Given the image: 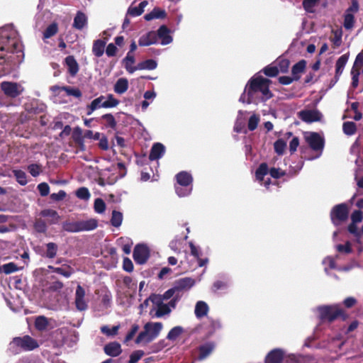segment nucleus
Returning a JSON list of instances; mask_svg holds the SVG:
<instances>
[{
	"mask_svg": "<svg viewBox=\"0 0 363 363\" xmlns=\"http://www.w3.org/2000/svg\"><path fill=\"white\" fill-rule=\"evenodd\" d=\"M157 66V63L155 60L149 59L140 62L138 64L136 67L126 65V70L129 73H133L137 69H147V70H153L156 69Z\"/></svg>",
	"mask_w": 363,
	"mask_h": 363,
	"instance_id": "nucleus-13",
	"label": "nucleus"
},
{
	"mask_svg": "<svg viewBox=\"0 0 363 363\" xmlns=\"http://www.w3.org/2000/svg\"><path fill=\"white\" fill-rule=\"evenodd\" d=\"M50 268L52 269L54 272L67 278L69 277L72 274V268L69 266H67V268L52 267H50Z\"/></svg>",
	"mask_w": 363,
	"mask_h": 363,
	"instance_id": "nucleus-48",
	"label": "nucleus"
},
{
	"mask_svg": "<svg viewBox=\"0 0 363 363\" xmlns=\"http://www.w3.org/2000/svg\"><path fill=\"white\" fill-rule=\"evenodd\" d=\"M363 220V213L360 210H355L351 214V223L347 226L348 232L353 235L354 241L362 244V233L358 230L357 224Z\"/></svg>",
	"mask_w": 363,
	"mask_h": 363,
	"instance_id": "nucleus-7",
	"label": "nucleus"
},
{
	"mask_svg": "<svg viewBox=\"0 0 363 363\" xmlns=\"http://www.w3.org/2000/svg\"><path fill=\"white\" fill-rule=\"evenodd\" d=\"M350 208L347 203H341L334 206L330 213L332 223L335 226H339L347 220Z\"/></svg>",
	"mask_w": 363,
	"mask_h": 363,
	"instance_id": "nucleus-6",
	"label": "nucleus"
},
{
	"mask_svg": "<svg viewBox=\"0 0 363 363\" xmlns=\"http://www.w3.org/2000/svg\"><path fill=\"white\" fill-rule=\"evenodd\" d=\"M194 284L195 281L193 279L185 277L175 281L173 287L177 291V294H182L181 293L184 290L189 289L194 285Z\"/></svg>",
	"mask_w": 363,
	"mask_h": 363,
	"instance_id": "nucleus-14",
	"label": "nucleus"
},
{
	"mask_svg": "<svg viewBox=\"0 0 363 363\" xmlns=\"http://www.w3.org/2000/svg\"><path fill=\"white\" fill-rule=\"evenodd\" d=\"M170 30L165 25L161 26L157 30V39L159 38L162 40L161 43L162 45H167L172 43V38L169 35Z\"/></svg>",
	"mask_w": 363,
	"mask_h": 363,
	"instance_id": "nucleus-18",
	"label": "nucleus"
},
{
	"mask_svg": "<svg viewBox=\"0 0 363 363\" xmlns=\"http://www.w3.org/2000/svg\"><path fill=\"white\" fill-rule=\"evenodd\" d=\"M104 352L111 357H117L122 352L121 345L117 342L106 344L104 347Z\"/></svg>",
	"mask_w": 363,
	"mask_h": 363,
	"instance_id": "nucleus-19",
	"label": "nucleus"
},
{
	"mask_svg": "<svg viewBox=\"0 0 363 363\" xmlns=\"http://www.w3.org/2000/svg\"><path fill=\"white\" fill-rule=\"evenodd\" d=\"M319 0H303V7L308 13H313V8Z\"/></svg>",
	"mask_w": 363,
	"mask_h": 363,
	"instance_id": "nucleus-55",
	"label": "nucleus"
},
{
	"mask_svg": "<svg viewBox=\"0 0 363 363\" xmlns=\"http://www.w3.org/2000/svg\"><path fill=\"white\" fill-rule=\"evenodd\" d=\"M48 325V318L45 316H38L35 320V328L40 331L45 330Z\"/></svg>",
	"mask_w": 363,
	"mask_h": 363,
	"instance_id": "nucleus-40",
	"label": "nucleus"
},
{
	"mask_svg": "<svg viewBox=\"0 0 363 363\" xmlns=\"http://www.w3.org/2000/svg\"><path fill=\"white\" fill-rule=\"evenodd\" d=\"M277 67L279 69V72H281V73L288 72L290 65V61L288 59L279 58L277 60Z\"/></svg>",
	"mask_w": 363,
	"mask_h": 363,
	"instance_id": "nucleus-49",
	"label": "nucleus"
},
{
	"mask_svg": "<svg viewBox=\"0 0 363 363\" xmlns=\"http://www.w3.org/2000/svg\"><path fill=\"white\" fill-rule=\"evenodd\" d=\"M138 330H139V325L137 324H133L131 327L130 330L126 335L124 342H128L130 340H131L133 338V337L135 336V335L136 334V333L138 331Z\"/></svg>",
	"mask_w": 363,
	"mask_h": 363,
	"instance_id": "nucleus-62",
	"label": "nucleus"
},
{
	"mask_svg": "<svg viewBox=\"0 0 363 363\" xmlns=\"http://www.w3.org/2000/svg\"><path fill=\"white\" fill-rule=\"evenodd\" d=\"M106 42L101 39H98L94 41L92 46V52L96 57H101L105 50Z\"/></svg>",
	"mask_w": 363,
	"mask_h": 363,
	"instance_id": "nucleus-26",
	"label": "nucleus"
},
{
	"mask_svg": "<svg viewBox=\"0 0 363 363\" xmlns=\"http://www.w3.org/2000/svg\"><path fill=\"white\" fill-rule=\"evenodd\" d=\"M336 248L339 252L345 254H350L352 251L351 244L349 241H347L345 245H337Z\"/></svg>",
	"mask_w": 363,
	"mask_h": 363,
	"instance_id": "nucleus-60",
	"label": "nucleus"
},
{
	"mask_svg": "<svg viewBox=\"0 0 363 363\" xmlns=\"http://www.w3.org/2000/svg\"><path fill=\"white\" fill-rule=\"evenodd\" d=\"M52 89L53 91H55L56 89L64 90V91H65V92L67 93V94L68 96H74L76 98H81L82 96V91L78 88H73V87H70V86H62V87H60L58 86H53L52 88Z\"/></svg>",
	"mask_w": 363,
	"mask_h": 363,
	"instance_id": "nucleus-32",
	"label": "nucleus"
},
{
	"mask_svg": "<svg viewBox=\"0 0 363 363\" xmlns=\"http://www.w3.org/2000/svg\"><path fill=\"white\" fill-rule=\"evenodd\" d=\"M13 174L19 184L24 186L28 183L26 174L23 170L14 169Z\"/></svg>",
	"mask_w": 363,
	"mask_h": 363,
	"instance_id": "nucleus-39",
	"label": "nucleus"
},
{
	"mask_svg": "<svg viewBox=\"0 0 363 363\" xmlns=\"http://www.w3.org/2000/svg\"><path fill=\"white\" fill-rule=\"evenodd\" d=\"M0 51L11 53L21 52L16 31L0 30ZM10 61V58L6 57V55L0 54V65L8 64Z\"/></svg>",
	"mask_w": 363,
	"mask_h": 363,
	"instance_id": "nucleus-2",
	"label": "nucleus"
},
{
	"mask_svg": "<svg viewBox=\"0 0 363 363\" xmlns=\"http://www.w3.org/2000/svg\"><path fill=\"white\" fill-rule=\"evenodd\" d=\"M33 226L35 230L40 233H44L47 230V225L45 222L42 219L36 220Z\"/></svg>",
	"mask_w": 363,
	"mask_h": 363,
	"instance_id": "nucleus-56",
	"label": "nucleus"
},
{
	"mask_svg": "<svg viewBox=\"0 0 363 363\" xmlns=\"http://www.w3.org/2000/svg\"><path fill=\"white\" fill-rule=\"evenodd\" d=\"M286 147V143L283 139H278L274 143L275 152L279 155H284Z\"/></svg>",
	"mask_w": 363,
	"mask_h": 363,
	"instance_id": "nucleus-43",
	"label": "nucleus"
},
{
	"mask_svg": "<svg viewBox=\"0 0 363 363\" xmlns=\"http://www.w3.org/2000/svg\"><path fill=\"white\" fill-rule=\"evenodd\" d=\"M29 173L34 177H38L41 172V166L38 164H31L28 166Z\"/></svg>",
	"mask_w": 363,
	"mask_h": 363,
	"instance_id": "nucleus-58",
	"label": "nucleus"
},
{
	"mask_svg": "<svg viewBox=\"0 0 363 363\" xmlns=\"http://www.w3.org/2000/svg\"><path fill=\"white\" fill-rule=\"evenodd\" d=\"M165 152V147L164 145L160 143H156L153 144L151 147L150 152L149 155V160L154 161L161 158Z\"/></svg>",
	"mask_w": 363,
	"mask_h": 363,
	"instance_id": "nucleus-17",
	"label": "nucleus"
},
{
	"mask_svg": "<svg viewBox=\"0 0 363 363\" xmlns=\"http://www.w3.org/2000/svg\"><path fill=\"white\" fill-rule=\"evenodd\" d=\"M352 74V86L355 89L359 84V68L352 67L351 69Z\"/></svg>",
	"mask_w": 363,
	"mask_h": 363,
	"instance_id": "nucleus-57",
	"label": "nucleus"
},
{
	"mask_svg": "<svg viewBox=\"0 0 363 363\" xmlns=\"http://www.w3.org/2000/svg\"><path fill=\"white\" fill-rule=\"evenodd\" d=\"M342 130L345 134L347 135H352L357 131V125L354 122L347 121L343 123Z\"/></svg>",
	"mask_w": 363,
	"mask_h": 363,
	"instance_id": "nucleus-41",
	"label": "nucleus"
},
{
	"mask_svg": "<svg viewBox=\"0 0 363 363\" xmlns=\"http://www.w3.org/2000/svg\"><path fill=\"white\" fill-rule=\"evenodd\" d=\"M177 182L179 185L184 187L190 186L193 181L191 175L186 172H181L176 175Z\"/></svg>",
	"mask_w": 363,
	"mask_h": 363,
	"instance_id": "nucleus-25",
	"label": "nucleus"
},
{
	"mask_svg": "<svg viewBox=\"0 0 363 363\" xmlns=\"http://www.w3.org/2000/svg\"><path fill=\"white\" fill-rule=\"evenodd\" d=\"M260 72H262L268 77H275L279 74V69L277 66L270 64L260 70Z\"/></svg>",
	"mask_w": 363,
	"mask_h": 363,
	"instance_id": "nucleus-35",
	"label": "nucleus"
},
{
	"mask_svg": "<svg viewBox=\"0 0 363 363\" xmlns=\"http://www.w3.org/2000/svg\"><path fill=\"white\" fill-rule=\"evenodd\" d=\"M122 221H123L122 213H121L118 211L113 210L112 211V216L111 218V224L113 226L118 228L121 225Z\"/></svg>",
	"mask_w": 363,
	"mask_h": 363,
	"instance_id": "nucleus-42",
	"label": "nucleus"
},
{
	"mask_svg": "<svg viewBox=\"0 0 363 363\" xmlns=\"http://www.w3.org/2000/svg\"><path fill=\"white\" fill-rule=\"evenodd\" d=\"M144 352L143 350H136L134 351L130 355V359L128 363H137L143 356Z\"/></svg>",
	"mask_w": 363,
	"mask_h": 363,
	"instance_id": "nucleus-61",
	"label": "nucleus"
},
{
	"mask_svg": "<svg viewBox=\"0 0 363 363\" xmlns=\"http://www.w3.org/2000/svg\"><path fill=\"white\" fill-rule=\"evenodd\" d=\"M298 118L308 123L320 121L322 118L321 113L316 109L302 110L298 113Z\"/></svg>",
	"mask_w": 363,
	"mask_h": 363,
	"instance_id": "nucleus-11",
	"label": "nucleus"
},
{
	"mask_svg": "<svg viewBox=\"0 0 363 363\" xmlns=\"http://www.w3.org/2000/svg\"><path fill=\"white\" fill-rule=\"evenodd\" d=\"M20 268L14 262H9L0 266V274L4 272L5 274H10L11 273L18 271Z\"/></svg>",
	"mask_w": 363,
	"mask_h": 363,
	"instance_id": "nucleus-37",
	"label": "nucleus"
},
{
	"mask_svg": "<svg viewBox=\"0 0 363 363\" xmlns=\"http://www.w3.org/2000/svg\"><path fill=\"white\" fill-rule=\"evenodd\" d=\"M317 310L318 318L322 323H331L339 318L345 321L349 317L348 314L337 305L320 306Z\"/></svg>",
	"mask_w": 363,
	"mask_h": 363,
	"instance_id": "nucleus-3",
	"label": "nucleus"
},
{
	"mask_svg": "<svg viewBox=\"0 0 363 363\" xmlns=\"http://www.w3.org/2000/svg\"><path fill=\"white\" fill-rule=\"evenodd\" d=\"M272 81L267 78H264L261 75L255 74L248 81L245 91H247V104H257L255 100V94L260 92L262 94L261 101H266L273 97V94L269 90V86Z\"/></svg>",
	"mask_w": 363,
	"mask_h": 363,
	"instance_id": "nucleus-1",
	"label": "nucleus"
},
{
	"mask_svg": "<svg viewBox=\"0 0 363 363\" xmlns=\"http://www.w3.org/2000/svg\"><path fill=\"white\" fill-rule=\"evenodd\" d=\"M13 347H21L25 351H30L38 347V342L29 335H24L22 337H17L13 339L11 343Z\"/></svg>",
	"mask_w": 363,
	"mask_h": 363,
	"instance_id": "nucleus-8",
	"label": "nucleus"
},
{
	"mask_svg": "<svg viewBox=\"0 0 363 363\" xmlns=\"http://www.w3.org/2000/svg\"><path fill=\"white\" fill-rule=\"evenodd\" d=\"M310 147L314 151H322L324 147V139L315 132H313L306 138Z\"/></svg>",
	"mask_w": 363,
	"mask_h": 363,
	"instance_id": "nucleus-12",
	"label": "nucleus"
},
{
	"mask_svg": "<svg viewBox=\"0 0 363 363\" xmlns=\"http://www.w3.org/2000/svg\"><path fill=\"white\" fill-rule=\"evenodd\" d=\"M58 32V26L55 22L50 24L43 32V39L50 38Z\"/></svg>",
	"mask_w": 363,
	"mask_h": 363,
	"instance_id": "nucleus-38",
	"label": "nucleus"
},
{
	"mask_svg": "<svg viewBox=\"0 0 363 363\" xmlns=\"http://www.w3.org/2000/svg\"><path fill=\"white\" fill-rule=\"evenodd\" d=\"M133 257L137 264L146 263L150 257L149 248L144 244H138L133 250Z\"/></svg>",
	"mask_w": 363,
	"mask_h": 363,
	"instance_id": "nucleus-10",
	"label": "nucleus"
},
{
	"mask_svg": "<svg viewBox=\"0 0 363 363\" xmlns=\"http://www.w3.org/2000/svg\"><path fill=\"white\" fill-rule=\"evenodd\" d=\"M157 40L156 33L155 31H150L140 38L138 44L140 46H148L156 43Z\"/></svg>",
	"mask_w": 363,
	"mask_h": 363,
	"instance_id": "nucleus-21",
	"label": "nucleus"
},
{
	"mask_svg": "<svg viewBox=\"0 0 363 363\" xmlns=\"http://www.w3.org/2000/svg\"><path fill=\"white\" fill-rule=\"evenodd\" d=\"M259 122V118L256 114L251 116L248 120L247 128L250 131L255 130Z\"/></svg>",
	"mask_w": 363,
	"mask_h": 363,
	"instance_id": "nucleus-52",
	"label": "nucleus"
},
{
	"mask_svg": "<svg viewBox=\"0 0 363 363\" xmlns=\"http://www.w3.org/2000/svg\"><path fill=\"white\" fill-rule=\"evenodd\" d=\"M40 214L43 217H50L51 218L49 221L50 225L57 223L60 219V216L58 213L56 211L50 208L42 210Z\"/></svg>",
	"mask_w": 363,
	"mask_h": 363,
	"instance_id": "nucleus-28",
	"label": "nucleus"
},
{
	"mask_svg": "<svg viewBox=\"0 0 363 363\" xmlns=\"http://www.w3.org/2000/svg\"><path fill=\"white\" fill-rule=\"evenodd\" d=\"M176 193L180 197L188 196L191 192V189H186V187L182 186H177L175 187Z\"/></svg>",
	"mask_w": 363,
	"mask_h": 363,
	"instance_id": "nucleus-64",
	"label": "nucleus"
},
{
	"mask_svg": "<svg viewBox=\"0 0 363 363\" xmlns=\"http://www.w3.org/2000/svg\"><path fill=\"white\" fill-rule=\"evenodd\" d=\"M128 89V81L125 78L118 79L114 85V91L119 94L125 93Z\"/></svg>",
	"mask_w": 363,
	"mask_h": 363,
	"instance_id": "nucleus-30",
	"label": "nucleus"
},
{
	"mask_svg": "<svg viewBox=\"0 0 363 363\" xmlns=\"http://www.w3.org/2000/svg\"><path fill=\"white\" fill-rule=\"evenodd\" d=\"M94 211L98 213H102L106 210V203L101 199H96L94 204Z\"/></svg>",
	"mask_w": 363,
	"mask_h": 363,
	"instance_id": "nucleus-54",
	"label": "nucleus"
},
{
	"mask_svg": "<svg viewBox=\"0 0 363 363\" xmlns=\"http://www.w3.org/2000/svg\"><path fill=\"white\" fill-rule=\"evenodd\" d=\"M208 310V304L203 301H199L195 306V315L197 318H201L207 315Z\"/></svg>",
	"mask_w": 363,
	"mask_h": 363,
	"instance_id": "nucleus-27",
	"label": "nucleus"
},
{
	"mask_svg": "<svg viewBox=\"0 0 363 363\" xmlns=\"http://www.w3.org/2000/svg\"><path fill=\"white\" fill-rule=\"evenodd\" d=\"M161 299L162 298L160 297V299H157V303H156L157 304V309L155 315L157 318H160L163 315H167L171 312V309L169 307V306L165 303H163L161 301Z\"/></svg>",
	"mask_w": 363,
	"mask_h": 363,
	"instance_id": "nucleus-33",
	"label": "nucleus"
},
{
	"mask_svg": "<svg viewBox=\"0 0 363 363\" xmlns=\"http://www.w3.org/2000/svg\"><path fill=\"white\" fill-rule=\"evenodd\" d=\"M46 257L48 258H54L57 252V245L54 242H49L46 245Z\"/></svg>",
	"mask_w": 363,
	"mask_h": 363,
	"instance_id": "nucleus-50",
	"label": "nucleus"
},
{
	"mask_svg": "<svg viewBox=\"0 0 363 363\" xmlns=\"http://www.w3.org/2000/svg\"><path fill=\"white\" fill-rule=\"evenodd\" d=\"M348 60V56L347 55H342L340 56L335 64V74L334 77V84L336 83L342 74L344 67Z\"/></svg>",
	"mask_w": 363,
	"mask_h": 363,
	"instance_id": "nucleus-20",
	"label": "nucleus"
},
{
	"mask_svg": "<svg viewBox=\"0 0 363 363\" xmlns=\"http://www.w3.org/2000/svg\"><path fill=\"white\" fill-rule=\"evenodd\" d=\"M184 329L181 326H175L172 328L167 335L169 340H175L183 333Z\"/></svg>",
	"mask_w": 363,
	"mask_h": 363,
	"instance_id": "nucleus-46",
	"label": "nucleus"
},
{
	"mask_svg": "<svg viewBox=\"0 0 363 363\" xmlns=\"http://www.w3.org/2000/svg\"><path fill=\"white\" fill-rule=\"evenodd\" d=\"M306 67V61L301 60L293 65L291 68V74L295 81H298L301 78V74L305 72Z\"/></svg>",
	"mask_w": 363,
	"mask_h": 363,
	"instance_id": "nucleus-22",
	"label": "nucleus"
},
{
	"mask_svg": "<svg viewBox=\"0 0 363 363\" xmlns=\"http://www.w3.org/2000/svg\"><path fill=\"white\" fill-rule=\"evenodd\" d=\"M97 226L98 221L94 218H91L86 220H78L75 222L66 220L62 224L63 230L68 233L89 231L96 229Z\"/></svg>",
	"mask_w": 363,
	"mask_h": 363,
	"instance_id": "nucleus-4",
	"label": "nucleus"
},
{
	"mask_svg": "<svg viewBox=\"0 0 363 363\" xmlns=\"http://www.w3.org/2000/svg\"><path fill=\"white\" fill-rule=\"evenodd\" d=\"M67 194L64 190H60L58 193H53L50 194V199L55 201H60L65 199Z\"/></svg>",
	"mask_w": 363,
	"mask_h": 363,
	"instance_id": "nucleus-63",
	"label": "nucleus"
},
{
	"mask_svg": "<svg viewBox=\"0 0 363 363\" xmlns=\"http://www.w3.org/2000/svg\"><path fill=\"white\" fill-rule=\"evenodd\" d=\"M76 196L80 199L88 200L91 195L86 187H80L76 191Z\"/></svg>",
	"mask_w": 363,
	"mask_h": 363,
	"instance_id": "nucleus-53",
	"label": "nucleus"
},
{
	"mask_svg": "<svg viewBox=\"0 0 363 363\" xmlns=\"http://www.w3.org/2000/svg\"><path fill=\"white\" fill-rule=\"evenodd\" d=\"M269 172V169L267 164L265 162L261 163L255 172L256 179L259 182H263L264 176Z\"/></svg>",
	"mask_w": 363,
	"mask_h": 363,
	"instance_id": "nucleus-34",
	"label": "nucleus"
},
{
	"mask_svg": "<svg viewBox=\"0 0 363 363\" xmlns=\"http://www.w3.org/2000/svg\"><path fill=\"white\" fill-rule=\"evenodd\" d=\"M354 16L351 13H345L344 16V28L347 30H350L354 27Z\"/></svg>",
	"mask_w": 363,
	"mask_h": 363,
	"instance_id": "nucleus-45",
	"label": "nucleus"
},
{
	"mask_svg": "<svg viewBox=\"0 0 363 363\" xmlns=\"http://www.w3.org/2000/svg\"><path fill=\"white\" fill-rule=\"evenodd\" d=\"M334 36L330 38V40L333 43V48L340 47L342 44V30H335L332 31Z\"/></svg>",
	"mask_w": 363,
	"mask_h": 363,
	"instance_id": "nucleus-44",
	"label": "nucleus"
},
{
	"mask_svg": "<svg viewBox=\"0 0 363 363\" xmlns=\"http://www.w3.org/2000/svg\"><path fill=\"white\" fill-rule=\"evenodd\" d=\"M87 24V17L84 13L78 11L74 18L73 28L77 30H82Z\"/></svg>",
	"mask_w": 363,
	"mask_h": 363,
	"instance_id": "nucleus-23",
	"label": "nucleus"
},
{
	"mask_svg": "<svg viewBox=\"0 0 363 363\" xmlns=\"http://www.w3.org/2000/svg\"><path fill=\"white\" fill-rule=\"evenodd\" d=\"M162 329V323H147L144 325V330L140 332L135 339V343L139 344L143 342L145 338L146 341L150 342L155 339L160 334Z\"/></svg>",
	"mask_w": 363,
	"mask_h": 363,
	"instance_id": "nucleus-5",
	"label": "nucleus"
},
{
	"mask_svg": "<svg viewBox=\"0 0 363 363\" xmlns=\"http://www.w3.org/2000/svg\"><path fill=\"white\" fill-rule=\"evenodd\" d=\"M284 352L280 349H274L266 356L264 363H281Z\"/></svg>",
	"mask_w": 363,
	"mask_h": 363,
	"instance_id": "nucleus-16",
	"label": "nucleus"
},
{
	"mask_svg": "<svg viewBox=\"0 0 363 363\" xmlns=\"http://www.w3.org/2000/svg\"><path fill=\"white\" fill-rule=\"evenodd\" d=\"M214 345L212 342H208L199 346V359H203L207 357L213 351Z\"/></svg>",
	"mask_w": 363,
	"mask_h": 363,
	"instance_id": "nucleus-31",
	"label": "nucleus"
},
{
	"mask_svg": "<svg viewBox=\"0 0 363 363\" xmlns=\"http://www.w3.org/2000/svg\"><path fill=\"white\" fill-rule=\"evenodd\" d=\"M104 99L105 96L102 95L94 99L90 104L86 106V115L90 116L95 110L104 108L103 104Z\"/></svg>",
	"mask_w": 363,
	"mask_h": 363,
	"instance_id": "nucleus-24",
	"label": "nucleus"
},
{
	"mask_svg": "<svg viewBox=\"0 0 363 363\" xmlns=\"http://www.w3.org/2000/svg\"><path fill=\"white\" fill-rule=\"evenodd\" d=\"M119 104V101L114 98L113 94L107 96V100L103 102L105 108L116 107Z\"/></svg>",
	"mask_w": 363,
	"mask_h": 363,
	"instance_id": "nucleus-51",
	"label": "nucleus"
},
{
	"mask_svg": "<svg viewBox=\"0 0 363 363\" xmlns=\"http://www.w3.org/2000/svg\"><path fill=\"white\" fill-rule=\"evenodd\" d=\"M73 139L80 150H85L84 137L82 135V129L76 128L73 133Z\"/></svg>",
	"mask_w": 363,
	"mask_h": 363,
	"instance_id": "nucleus-29",
	"label": "nucleus"
},
{
	"mask_svg": "<svg viewBox=\"0 0 363 363\" xmlns=\"http://www.w3.org/2000/svg\"><path fill=\"white\" fill-rule=\"evenodd\" d=\"M101 120H104L105 123H104L106 128H110L111 129L115 130L117 125V122L114 118V116L111 113H106L104 114L101 117Z\"/></svg>",
	"mask_w": 363,
	"mask_h": 363,
	"instance_id": "nucleus-36",
	"label": "nucleus"
},
{
	"mask_svg": "<svg viewBox=\"0 0 363 363\" xmlns=\"http://www.w3.org/2000/svg\"><path fill=\"white\" fill-rule=\"evenodd\" d=\"M37 189L41 196H46L50 193V186L46 182L40 183Z\"/></svg>",
	"mask_w": 363,
	"mask_h": 363,
	"instance_id": "nucleus-59",
	"label": "nucleus"
},
{
	"mask_svg": "<svg viewBox=\"0 0 363 363\" xmlns=\"http://www.w3.org/2000/svg\"><path fill=\"white\" fill-rule=\"evenodd\" d=\"M0 87L4 94L11 99L18 97L23 91V88L21 85L13 82H2L0 84Z\"/></svg>",
	"mask_w": 363,
	"mask_h": 363,
	"instance_id": "nucleus-9",
	"label": "nucleus"
},
{
	"mask_svg": "<svg viewBox=\"0 0 363 363\" xmlns=\"http://www.w3.org/2000/svg\"><path fill=\"white\" fill-rule=\"evenodd\" d=\"M64 64L67 67V72L69 74L71 77H74L79 70V64L74 57L73 55L66 57L64 60Z\"/></svg>",
	"mask_w": 363,
	"mask_h": 363,
	"instance_id": "nucleus-15",
	"label": "nucleus"
},
{
	"mask_svg": "<svg viewBox=\"0 0 363 363\" xmlns=\"http://www.w3.org/2000/svg\"><path fill=\"white\" fill-rule=\"evenodd\" d=\"M120 325H114L109 328L107 325H103L101 328V332L106 336H115L118 334Z\"/></svg>",
	"mask_w": 363,
	"mask_h": 363,
	"instance_id": "nucleus-47",
	"label": "nucleus"
}]
</instances>
